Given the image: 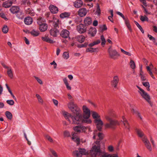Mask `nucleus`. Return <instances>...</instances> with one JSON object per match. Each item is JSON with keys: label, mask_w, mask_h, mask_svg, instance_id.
Wrapping results in <instances>:
<instances>
[{"label": "nucleus", "mask_w": 157, "mask_h": 157, "mask_svg": "<svg viewBox=\"0 0 157 157\" xmlns=\"http://www.w3.org/2000/svg\"><path fill=\"white\" fill-rule=\"evenodd\" d=\"M63 115L65 119L71 124H78L83 123L90 124L92 122L91 120L89 119V117H84L82 116L80 113L77 116H74L70 113L66 112H64Z\"/></svg>", "instance_id": "f257e3e1"}, {"label": "nucleus", "mask_w": 157, "mask_h": 157, "mask_svg": "<svg viewBox=\"0 0 157 157\" xmlns=\"http://www.w3.org/2000/svg\"><path fill=\"white\" fill-rule=\"evenodd\" d=\"M104 151L102 152L100 149V146L99 145H94L90 150V153L93 157H96L97 156H99L101 154L104 153Z\"/></svg>", "instance_id": "f03ea898"}, {"label": "nucleus", "mask_w": 157, "mask_h": 157, "mask_svg": "<svg viewBox=\"0 0 157 157\" xmlns=\"http://www.w3.org/2000/svg\"><path fill=\"white\" fill-rule=\"evenodd\" d=\"M68 108L73 112L76 116H77L80 113V109L78 107L76 104H75L73 101H71L67 104Z\"/></svg>", "instance_id": "7ed1b4c3"}, {"label": "nucleus", "mask_w": 157, "mask_h": 157, "mask_svg": "<svg viewBox=\"0 0 157 157\" xmlns=\"http://www.w3.org/2000/svg\"><path fill=\"white\" fill-rule=\"evenodd\" d=\"M105 118L109 122V123H106L105 124V126L106 128H114L115 126L119 124L117 121L112 119L108 116H105Z\"/></svg>", "instance_id": "20e7f679"}, {"label": "nucleus", "mask_w": 157, "mask_h": 157, "mask_svg": "<svg viewBox=\"0 0 157 157\" xmlns=\"http://www.w3.org/2000/svg\"><path fill=\"white\" fill-rule=\"evenodd\" d=\"M139 89L138 92L140 94L142 97L145 99L152 106V104L150 101V97L149 94L138 86H136Z\"/></svg>", "instance_id": "39448f33"}, {"label": "nucleus", "mask_w": 157, "mask_h": 157, "mask_svg": "<svg viewBox=\"0 0 157 157\" xmlns=\"http://www.w3.org/2000/svg\"><path fill=\"white\" fill-rule=\"evenodd\" d=\"M108 52L110 57L113 59H117L118 57L120 56L117 51L114 49L109 48L108 50Z\"/></svg>", "instance_id": "423d86ee"}, {"label": "nucleus", "mask_w": 157, "mask_h": 157, "mask_svg": "<svg viewBox=\"0 0 157 157\" xmlns=\"http://www.w3.org/2000/svg\"><path fill=\"white\" fill-rule=\"evenodd\" d=\"M94 122L97 129L99 131H100L103 124V122L101 119L100 118L94 120Z\"/></svg>", "instance_id": "0eeeda50"}, {"label": "nucleus", "mask_w": 157, "mask_h": 157, "mask_svg": "<svg viewBox=\"0 0 157 157\" xmlns=\"http://www.w3.org/2000/svg\"><path fill=\"white\" fill-rule=\"evenodd\" d=\"M77 31L80 33H83L85 32L86 30V25L81 24L77 27Z\"/></svg>", "instance_id": "6e6552de"}, {"label": "nucleus", "mask_w": 157, "mask_h": 157, "mask_svg": "<svg viewBox=\"0 0 157 157\" xmlns=\"http://www.w3.org/2000/svg\"><path fill=\"white\" fill-rule=\"evenodd\" d=\"M82 110L84 113L83 117H90V110L86 105L82 106Z\"/></svg>", "instance_id": "1a4fd4ad"}, {"label": "nucleus", "mask_w": 157, "mask_h": 157, "mask_svg": "<svg viewBox=\"0 0 157 157\" xmlns=\"http://www.w3.org/2000/svg\"><path fill=\"white\" fill-rule=\"evenodd\" d=\"M73 129L75 132L79 133L82 132H85L86 129V128L84 126L80 125L74 127Z\"/></svg>", "instance_id": "9d476101"}, {"label": "nucleus", "mask_w": 157, "mask_h": 157, "mask_svg": "<svg viewBox=\"0 0 157 157\" xmlns=\"http://www.w3.org/2000/svg\"><path fill=\"white\" fill-rule=\"evenodd\" d=\"M97 136L98 137L99 140H101L103 138L104 135L102 133L98 132L97 131H95L94 132L93 138L95 139Z\"/></svg>", "instance_id": "9b49d317"}, {"label": "nucleus", "mask_w": 157, "mask_h": 157, "mask_svg": "<svg viewBox=\"0 0 157 157\" xmlns=\"http://www.w3.org/2000/svg\"><path fill=\"white\" fill-rule=\"evenodd\" d=\"M59 34V31L58 29L56 28H52L50 30V35L53 37L57 36Z\"/></svg>", "instance_id": "f8f14e48"}, {"label": "nucleus", "mask_w": 157, "mask_h": 157, "mask_svg": "<svg viewBox=\"0 0 157 157\" xmlns=\"http://www.w3.org/2000/svg\"><path fill=\"white\" fill-rule=\"evenodd\" d=\"M71 135L72 136L71 137L73 141L75 142L78 145V144H79L80 140L79 138L77 136V134L72 132Z\"/></svg>", "instance_id": "ddd939ff"}, {"label": "nucleus", "mask_w": 157, "mask_h": 157, "mask_svg": "<svg viewBox=\"0 0 157 157\" xmlns=\"http://www.w3.org/2000/svg\"><path fill=\"white\" fill-rule=\"evenodd\" d=\"M87 13V10L84 8L80 9L78 11V14L81 17L85 16Z\"/></svg>", "instance_id": "4468645a"}, {"label": "nucleus", "mask_w": 157, "mask_h": 157, "mask_svg": "<svg viewBox=\"0 0 157 157\" xmlns=\"http://www.w3.org/2000/svg\"><path fill=\"white\" fill-rule=\"evenodd\" d=\"M61 36L64 38H67L69 36V32L67 29H63L60 33Z\"/></svg>", "instance_id": "2eb2a0df"}, {"label": "nucleus", "mask_w": 157, "mask_h": 157, "mask_svg": "<svg viewBox=\"0 0 157 157\" xmlns=\"http://www.w3.org/2000/svg\"><path fill=\"white\" fill-rule=\"evenodd\" d=\"M39 28L41 32H45L48 29V25L46 23H43V24L39 25Z\"/></svg>", "instance_id": "dca6fc26"}, {"label": "nucleus", "mask_w": 157, "mask_h": 157, "mask_svg": "<svg viewBox=\"0 0 157 157\" xmlns=\"http://www.w3.org/2000/svg\"><path fill=\"white\" fill-rule=\"evenodd\" d=\"M74 6L76 8L81 7L83 5V2L81 0H76L73 2Z\"/></svg>", "instance_id": "f3484780"}, {"label": "nucleus", "mask_w": 157, "mask_h": 157, "mask_svg": "<svg viewBox=\"0 0 157 157\" xmlns=\"http://www.w3.org/2000/svg\"><path fill=\"white\" fill-rule=\"evenodd\" d=\"M49 8L51 12L52 13H56L58 11V8L52 5H51L49 6Z\"/></svg>", "instance_id": "a211bd4d"}, {"label": "nucleus", "mask_w": 157, "mask_h": 157, "mask_svg": "<svg viewBox=\"0 0 157 157\" xmlns=\"http://www.w3.org/2000/svg\"><path fill=\"white\" fill-rule=\"evenodd\" d=\"M121 121L123 123L125 128L127 129H129V126L128 123L124 116H122Z\"/></svg>", "instance_id": "6ab92c4d"}, {"label": "nucleus", "mask_w": 157, "mask_h": 157, "mask_svg": "<svg viewBox=\"0 0 157 157\" xmlns=\"http://www.w3.org/2000/svg\"><path fill=\"white\" fill-rule=\"evenodd\" d=\"M78 149L82 157V155H89V151L87 149L80 148H78Z\"/></svg>", "instance_id": "aec40b11"}, {"label": "nucleus", "mask_w": 157, "mask_h": 157, "mask_svg": "<svg viewBox=\"0 0 157 157\" xmlns=\"http://www.w3.org/2000/svg\"><path fill=\"white\" fill-rule=\"evenodd\" d=\"M119 81V78L117 76H116L113 78V79L112 81V85L114 88H116L117 85Z\"/></svg>", "instance_id": "412c9836"}, {"label": "nucleus", "mask_w": 157, "mask_h": 157, "mask_svg": "<svg viewBox=\"0 0 157 157\" xmlns=\"http://www.w3.org/2000/svg\"><path fill=\"white\" fill-rule=\"evenodd\" d=\"M12 1L11 0H8L3 3L2 6L5 8H9L12 6Z\"/></svg>", "instance_id": "4be33fe9"}, {"label": "nucleus", "mask_w": 157, "mask_h": 157, "mask_svg": "<svg viewBox=\"0 0 157 157\" xmlns=\"http://www.w3.org/2000/svg\"><path fill=\"white\" fill-rule=\"evenodd\" d=\"M97 31L95 28H90L89 30L88 33L91 36H94L96 34Z\"/></svg>", "instance_id": "5701e85b"}, {"label": "nucleus", "mask_w": 157, "mask_h": 157, "mask_svg": "<svg viewBox=\"0 0 157 157\" xmlns=\"http://www.w3.org/2000/svg\"><path fill=\"white\" fill-rule=\"evenodd\" d=\"M33 21L32 18L29 17H26L24 20L25 24L27 25L31 24L32 23Z\"/></svg>", "instance_id": "b1692460"}, {"label": "nucleus", "mask_w": 157, "mask_h": 157, "mask_svg": "<svg viewBox=\"0 0 157 157\" xmlns=\"http://www.w3.org/2000/svg\"><path fill=\"white\" fill-rule=\"evenodd\" d=\"M10 10L12 13L14 14L18 12L19 11V8L17 6H13L11 8Z\"/></svg>", "instance_id": "393cba45"}, {"label": "nucleus", "mask_w": 157, "mask_h": 157, "mask_svg": "<svg viewBox=\"0 0 157 157\" xmlns=\"http://www.w3.org/2000/svg\"><path fill=\"white\" fill-rule=\"evenodd\" d=\"M75 38L78 42L81 43L83 42L85 40V37L82 35H78Z\"/></svg>", "instance_id": "a878e982"}, {"label": "nucleus", "mask_w": 157, "mask_h": 157, "mask_svg": "<svg viewBox=\"0 0 157 157\" xmlns=\"http://www.w3.org/2000/svg\"><path fill=\"white\" fill-rule=\"evenodd\" d=\"M84 23L86 25H89L92 23L91 18L90 17H86L84 20Z\"/></svg>", "instance_id": "bb28decb"}, {"label": "nucleus", "mask_w": 157, "mask_h": 157, "mask_svg": "<svg viewBox=\"0 0 157 157\" xmlns=\"http://www.w3.org/2000/svg\"><path fill=\"white\" fill-rule=\"evenodd\" d=\"M42 40L44 41L50 43H53V41L50 39L48 36H43L41 37Z\"/></svg>", "instance_id": "cd10ccee"}, {"label": "nucleus", "mask_w": 157, "mask_h": 157, "mask_svg": "<svg viewBox=\"0 0 157 157\" xmlns=\"http://www.w3.org/2000/svg\"><path fill=\"white\" fill-rule=\"evenodd\" d=\"M63 81L65 84L66 88L68 90H71V87L69 85V83L68 82L66 78H64L63 79Z\"/></svg>", "instance_id": "c85d7f7f"}, {"label": "nucleus", "mask_w": 157, "mask_h": 157, "mask_svg": "<svg viewBox=\"0 0 157 157\" xmlns=\"http://www.w3.org/2000/svg\"><path fill=\"white\" fill-rule=\"evenodd\" d=\"M69 12H64L61 13L59 15L60 18L63 19L65 18H68L70 15Z\"/></svg>", "instance_id": "c756f323"}, {"label": "nucleus", "mask_w": 157, "mask_h": 157, "mask_svg": "<svg viewBox=\"0 0 157 157\" xmlns=\"http://www.w3.org/2000/svg\"><path fill=\"white\" fill-rule=\"evenodd\" d=\"M78 148L77 150H75L73 152L72 155L74 157H82V155L79 152Z\"/></svg>", "instance_id": "7c9ffc66"}, {"label": "nucleus", "mask_w": 157, "mask_h": 157, "mask_svg": "<svg viewBox=\"0 0 157 157\" xmlns=\"http://www.w3.org/2000/svg\"><path fill=\"white\" fill-rule=\"evenodd\" d=\"M136 132L138 136L142 139L144 136H146L144 134V132L140 129H136Z\"/></svg>", "instance_id": "2f4dec72"}, {"label": "nucleus", "mask_w": 157, "mask_h": 157, "mask_svg": "<svg viewBox=\"0 0 157 157\" xmlns=\"http://www.w3.org/2000/svg\"><path fill=\"white\" fill-rule=\"evenodd\" d=\"M92 116L94 120L98 119L100 118V116L96 112L94 111L91 112Z\"/></svg>", "instance_id": "473e14b6"}, {"label": "nucleus", "mask_w": 157, "mask_h": 157, "mask_svg": "<svg viewBox=\"0 0 157 157\" xmlns=\"http://www.w3.org/2000/svg\"><path fill=\"white\" fill-rule=\"evenodd\" d=\"M146 68L147 71L148 72L149 74L150 75L152 78L154 79H155V77L153 75L152 70L150 69L149 66H147Z\"/></svg>", "instance_id": "72a5a7b5"}, {"label": "nucleus", "mask_w": 157, "mask_h": 157, "mask_svg": "<svg viewBox=\"0 0 157 157\" xmlns=\"http://www.w3.org/2000/svg\"><path fill=\"white\" fill-rule=\"evenodd\" d=\"M142 140L144 144V145L150 143L146 136H144L142 138Z\"/></svg>", "instance_id": "f704fd0d"}, {"label": "nucleus", "mask_w": 157, "mask_h": 157, "mask_svg": "<svg viewBox=\"0 0 157 157\" xmlns=\"http://www.w3.org/2000/svg\"><path fill=\"white\" fill-rule=\"evenodd\" d=\"M45 20L42 17H39L37 19V23L39 25L43 23H45Z\"/></svg>", "instance_id": "c9c22d12"}, {"label": "nucleus", "mask_w": 157, "mask_h": 157, "mask_svg": "<svg viewBox=\"0 0 157 157\" xmlns=\"http://www.w3.org/2000/svg\"><path fill=\"white\" fill-rule=\"evenodd\" d=\"M5 114L7 118L8 119L11 120L12 118V115L10 112L8 111H6L5 112Z\"/></svg>", "instance_id": "e433bc0d"}, {"label": "nucleus", "mask_w": 157, "mask_h": 157, "mask_svg": "<svg viewBox=\"0 0 157 157\" xmlns=\"http://www.w3.org/2000/svg\"><path fill=\"white\" fill-rule=\"evenodd\" d=\"M140 20L142 21H149L148 18L145 15L143 16L142 15L140 16Z\"/></svg>", "instance_id": "4c0bfd02"}, {"label": "nucleus", "mask_w": 157, "mask_h": 157, "mask_svg": "<svg viewBox=\"0 0 157 157\" xmlns=\"http://www.w3.org/2000/svg\"><path fill=\"white\" fill-rule=\"evenodd\" d=\"M17 16L18 18L21 19H22L24 18L22 13L19 11L17 13Z\"/></svg>", "instance_id": "58836bf2"}, {"label": "nucleus", "mask_w": 157, "mask_h": 157, "mask_svg": "<svg viewBox=\"0 0 157 157\" xmlns=\"http://www.w3.org/2000/svg\"><path fill=\"white\" fill-rule=\"evenodd\" d=\"M132 110L134 113L136 114L141 119H142V118L140 115V113L137 110L132 109Z\"/></svg>", "instance_id": "ea45409f"}, {"label": "nucleus", "mask_w": 157, "mask_h": 157, "mask_svg": "<svg viewBox=\"0 0 157 157\" xmlns=\"http://www.w3.org/2000/svg\"><path fill=\"white\" fill-rule=\"evenodd\" d=\"M134 22L136 25L137 26V27L139 28V29L140 30L142 33H144V31L142 28V27L141 25L136 21H135Z\"/></svg>", "instance_id": "a19ab883"}, {"label": "nucleus", "mask_w": 157, "mask_h": 157, "mask_svg": "<svg viewBox=\"0 0 157 157\" xmlns=\"http://www.w3.org/2000/svg\"><path fill=\"white\" fill-rule=\"evenodd\" d=\"M63 57L65 59H68L69 57V53L67 52H64L63 54Z\"/></svg>", "instance_id": "79ce46f5"}, {"label": "nucleus", "mask_w": 157, "mask_h": 157, "mask_svg": "<svg viewBox=\"0 0 157 157\" xmlns=\"http://www.w3.org/2000/svg\"><path fill=\"white\" fill-rule=\"evenodd\" d=\"M36 96L37 98L38 102L40 103L43 104V101L40 95L39 94H36Z\"/></svg>", "instance_id": "37998d69"}, {"label": "nucleus", "mask_w": 157, "mask_h": 157, "mask_svg": "<svg viewBox=\"0 0 157 157\" xmlns=\"http://www.w3.org/2000/svg\"><path fill=\"white\" fill-rule=\"evenodd\" d=\"M142 83L144 86L147 87V90H150V85L148 82H143Z\"/></svg>", "instance_id": "c03bdc74"}, {"label": "nucleus", "mask_w": 157, "mask_h": 157, "mask_svg": "<svg viewBox=\"0 0 157 157\" xmlns=\"http://www.w3.org/2000/svg\"><path fill=\"white\" fill-rule=\"evenodd\" d=\"M7 74L9 77L11 78H12L13 77V74L11 68L10 69H8L7 71Z\"/></svg>", "instance_id": "a18cd8bd"}, {"label": "nucleus", "mask_w": 157, "mask_h": 157, "mask_svg": "<svg viewBox=\"0 0 157 157\" xmlns=\"http://www.w3.org/2000/svg\"><path fill=\"white\" fill-rule=\"evenodd\" d=\"M131 67L134 69L136 67V65L134 62L132 60H131L130 63Z\"/></svg>", "instance_id": "49530a36"}, {"label": "nucleus", "mask_w": 157, "mask_h": 157, "mask_svg": "<svg viewBox=\"0 0 157 157\" xmlns=\"http://www.w3.org/2000/svg\"><path fill=\"white\" fill-rule=\"evenodd\" d=\"M101 45L103 46L105 44L106 41L105 39V38L103 35H101Z\"/></svg>", "instance_id": "de8ad7c7"}, {"label": "nucleus", "mask_w": 157, "mask_h": 157, "mask_svg": "<svg viewBox=\"0 0 157 157\" xmlns=\"http://www.w3.org/2000/svg\"><path fill=\"white\" fill-rule=\"evenodd\" d=\"M97 9L95 12V14L99 15L100 14L101 10L100 8L99 5L98 4H97Z\"/></svg>", "instance_id": "09e8293b"}, {"label": "nucleus", "mask_w": 157, "mask_h": 157, "mask_svg": "<svg viewBox=\"0 0 157 157\" xmlns=\"http://www.w3.org/2000/svg\"><path fill=\"white\" fill-rule=\"evenodd\" d=\"M30 33L31 34L34 36H37L39 34L38 31H36L34 30L32 31Z\"/></svg>", "instance_id": "8fccbe9b"}, {"label": "nucleus", "mask_w": 157, "mask_h": 157, "mask_svg": "<svg viewBox=\"0 0 157 157\" xmlns=\"http://www.w3.org/2000/svg\"><path fill=\"white\" fill-rule=\"evenodd\" d=\"M110 12L111 13V16H109L108 19L110 21L113 22V21L111 20V19L113 17V10H110Z\"/></svg>", "instance_id": "3c124183"}, {"label": "nucleus", "mask_w": 157, "mask_h": 157, "mask_svg": "<svg viewBox=\"0 0 157 157\" xmlns=\"http://www.w3.org/2000/svg\"><path fill=\"white\" fill-rule=\"evenodd\" d=\"M145 146L147 149L150 151H151L152 150V147L150 143L145 145Z\"/></svg>", "instance_id": "603ef678"}, {"label": "nucleus", "mask_w": 157, "mask_h": 157, "mask_svg": "<svg viewBox=\"0 0 157 157\" xmlns=\"http://www.w3.org/2000/svg\"><path fill=\"white\" fill-rule=\"evenodd\" d=\"M6 102L8 104L10 105H13L14 103V101L12 100H7Z\"/></svg>", "instance_id": "864d4df0"}, {"label": "nucleus", "mask_w": 157, "mask_h": 157, "mask_svg": "<svg viewBox=\"0 0 157 157\" xmlns=\"http://www.w3.org/2000/svg\"><path fill=\"white\" fill-rule=\"evenodd\" d=\"M45 137L50 142H53V140L50 136H49L48 135H45Z\"/></svg>", "instance_id": "5fc2aeb1"}, {"label": "nucleus", "mask_w": 157, "mask_h": 157, "mask_svg": "<svg viewBox=\"0 0 157 157\" xmlns=\"http://www.w3.org/2000/svg\"><path fill=\"white\" fill-rule=\"evenodd\" d=\"M8 31V28L6 25H5L4 26L2 29V31L3 32L5 33H7Z\"/></svg>", "instance_id": "6e6d98bb"}, {"label": "nucleus", "mask_w": 157, "mask_h": 157, "mask_svg": "<svg viewBox=\"0 0 157 157\" xmlns=\"http://www.w3.org/2000/svg\"><path fill=\"white\" fill-rule=\"evenodd\" d=\"M147 36L154 43L155 42V39L154 37L149 34H148Z\"/></svg>", "instance_id": "4d7b16f0"}, {"label": "nucleus", "mask_w": 157, "mask_h": 157, "mask_svg": "<svg viewBox=\"0 0 157 157\" xmlns=\"http://www.w3.org/2000/svg\"><path fill=\"white\" fill-rule=\"evenodd\" d=\"M108 150L109 152H112L114 151V148L112 145H110L108 147Z\"/></svg>", "instance_id": "13d9d810"}, {"label": "nucleus", "mask_w": 157, "mask_h": 157, "mask_svg": "<svg viewBox=\"0 0 157 157\" xmlns=\"http://www.w3.org/2000/svg\"><path fill=\"white\" fill-rule=\"evenodd\" d=\"M64 135L65 137L70 136V133L68 131H66L64 132Z\"/></svg>", "instance_id": "bf43d9fd"}, {"label": "nucleus", "mask_w": 157, "mask_h": 157, "mask_svg": "<svg viewBox=\"0 0 157 157\" xmlns=\"http://www.w3.org/2000/svg\"><path fill=\"white\" fill-rule=\"evenodd\" d=\"M34 77L39 84H43V82L41 79L36 76H35Z\"/></svg>", "instance_id": "052dcab7"}, {"label": "nucleus", "mask_w": 157, "mask_h": 157, "mask_svg": "<svg viewBox=\"0 0 157 157\" xmlns=\"http://www.w3.org/2000/svg\"><path fill=\"white\" fill-rule=\"evenodd\" d=\"M50 151H51V152L52 154V155L54 156H55L56 157H58V155L57 154V153H56V152L55 151H54L53 150L51 149Z\"/></svg>", "instance_id": "680f3d73"}, {"label": "nucleus", "mask_w": 157, "mask_h": 157, "mask_svg": "<svg viewBox=\"0 0 157 157\" xmlns=\"http://www.w3.org/2000/svg\"><path fill=\"white\" fill-rule=\"evenodd\" d=\"M91 52H98V48H90Z\"/></svg>", "instance_id": "e2e57ef3"}, {"label": "nucleus", "mask_w": 157, "mask_h": 157, "mask_svg": "<svg viewBox=\"0 0 157 157\" xmlns=\"http://www.w3.org/2000/svg\"><path fill=\"white\" fill-rule=\"evenodd\" d=\"M0 17L6 20H8V19L6 17L5 14L3 13H0Z\"/></svg>", "instance_id": "0e129e2a"}, {"label": "nucleus", "mask_w": 157, "mask_h": 157, "mask_svg": "<svg viewBox=\"0 0 157 157\" xmlns=\"http://www.w3.org/2000/svg\"><path fill=\"white\" fill-rule=\"evenodd\" d=\"M116 13L117 15L122 17L123 19H124L125 17L122 13L119 11H117Z\"/></svg>", "instance_id": "69168bd1"}, {"label": "nucleus", "mask_w": 157, "mask_h": 157, "mask_svg": "<svg viewBox=\"0 0 157 157\" xmlns=\"http://www.w3.org/2000/svg\"><path fill=\"white\" fill-rule=\"evenodd\" d=\"M150 140L151 142V143L153 146L155 147V141L152 138V137L151 136H150Z\"/></svg>", "instance_id": "338daca9"}, {"label": "nucleus", "mask_w": 157, "mask_h": 157, "mask_svg": "<svg viewBox=\"0 0 157 157\" xmlns=\"http://www.w3.org/2000/svg\"><path fill=\"white\" fill-rule=\"evenodd\" d=\"M109 157H118V155L117 154H109Z\"/></svg>", "instance_id": "774afa93"}]
</instances>
